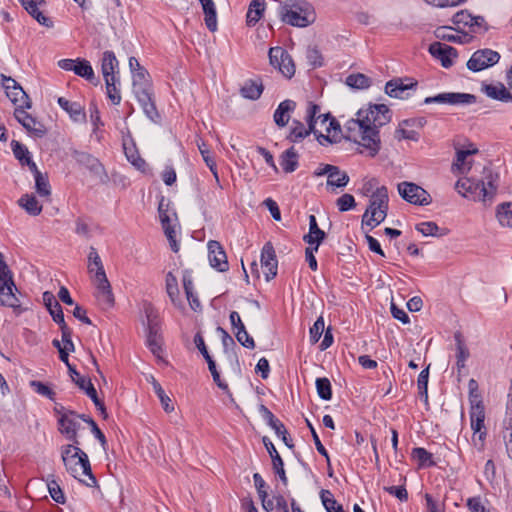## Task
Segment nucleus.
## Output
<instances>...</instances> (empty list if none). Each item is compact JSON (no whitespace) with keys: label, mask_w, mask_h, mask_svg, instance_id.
<instances>
[{"label":"nucleus","mask_w":512,"mask_h":512,"mask_svg":"<svg viewBox=\"0 0 512 512\" xmlns=\"http://www.w3.org/2000/svg\"><path fill=\"white\" fill-rule=\"evenodd\" d=\"M336 205L340 212L349 211L356 206L355 198L351 194H343L337 199Z\"/></svg>","instance_id":"59"},{"label":"nucleus","mask_w":512,"mask_h":512,"mask_svg":"<svg viewBox=\"0 0 512 512\" xmlns=\"http://www.w3.org/2000/svg\"><path fill=\"white\" fill-rule=\"evenodd\" d=\"M92 266L96 267L93 279L96 284V297L98 302L102 308H110L114 305V296L102 260L94 247H90L88 254V269L90 273L94 271Z\"/></svg>","instance_id":"2"},{"label":"nucleus","mask_w":512,"mask_h":512,"mask_svg":"<svg viewBox=\"0 0 512 512\" xmlns=\"http://www.w3.org/2000/svg\"><path fill=\"white\" fill-rule=\"evenodd\" d=\"M451 29H452L451 27H447V26L439 27L435 31V36L440 40H445V41L453 42V43L465 44V43L470 42L472 37L469 34L463 33L462 36H458V35L448 33V30H451Z\"/></svg>","instance_id":"35"},{"label":"nucleus","mask_w":512,"mask_h":512,"mask_svg":"<svg viewBox=\"0 0 512 512\" xmlns=\"http://www.w3.org/2000/svg\"><path fill=\"white\" fill-rule=\"evenodd\" d=\"M57 103L64 111L69 114L73 121L79 122L86 119L84 108L80 103L71 102L64 97H59L57 99Z\"/></svg>","instance_id":"23"},{"label":"nucleus","mask_w":512,"mask_h":512,"mask_svg":"<svg viewBox=\"0 0 512 512\" xmlns=\"http://www.w3.org/2000/svg\"><path fill=\"white\" fill-rule=\"evenodd\" d=\"M455 188L466 198H470L474 201H487V191L485 190L483 183H479L478 180L470 178L460 179L456 182Z\"/></svg>","instance_id":"10"},{"label":"nucleus","mask_w":512,"mask_h":512,"mask_svg":"<svg viewBox=\"0 0 512 512\" xmlns=\"http://www.w3.org/2000/svg\"><path fill=\"white\" fill-rule=\"evenodd\" d=\"M326 238V233L321 230L318 226L316 217L314 215L309 216V232L303 236V241L309 245L317 244L321 245Z\"/></svg>","instance_id":"24"},{"label":"nucleus","mask_w":512,"mask_h":512,"mask_svg":"<svg viewBox=\"0 0 512 512\" xmlns=\"http://www.w3.org/2000/svg\"><path fill=\"white\" fill-rule=\"evenodd\" d=\"M270 64L277 68L281 74L291 79L295 74V64L291 55L282 47L276 46L269 49Z\"/></svg>","instance_id":"5"},{"label":"nucleus","mask_w":512,"mask_h":512,"mask_svg":"<svg viewBox=\"0 0 512 512\" xmlns=\"http://www.w3.org/2000/svg\"><path fill=\"white\" fill-rule=\"evenodd\" d=\"M281 21L295 27H307L315 22L316 14L312 4L305 0H291L280 7Z\"/></svg>","instance_id":"3"},{"label":"nucleus","mask_w":512,"mask_h":512,"mask_svg":"<svg viewBox=\"0 0 512 512\" xmlns=\"http://www.w3.org/2000/svg\"><path fill=\"white\" fill-rule=\"evenodd\" d=\"M43 303L54 320V316L59 313H63L62 307L59 302L56 300L54 294L50 291H45L42 295Z\"/></svg>","instance_id":"43"},{"label":"nucleus","mask_w":512,"mask_h":512,"mask_svg":"<svg viewBox=\"0 0 512 512\" xmlns=\"http://www.w3.org/2000/svg\"><path fill=\"white\" fill-rule=\"evenodd\" d=\"M199 151L202 155L204 162L206 163V165L212 172V174L216 180V183L219 185L220 180H219V176H218L216 162L213 159V157L210 155V151L205 147V144H202V146H199Z\"/></svg>","instance_id":"54"},{"label":"nucleus","mask_w":512,"mask_h":512,"mask_svg":"<svg viewBox=\"0 0 512 512\" xmlns=\"http://www.w3.org/2000/svg\"><path fill=\"white\" fill-rule=\"evenodd\" d=\"M411 456L418 461L419 468L433 467L436 465V462L432 459V454L423 447L413 448Z\"/></svg>","instance_id":"37"},{"label":"nucleus","mask_w":512,"mask_h":512,"mask_svg":"<svg viewBox=\"0 0 512 512\" xmlns=\"http://www.w3.org/2000/svg\"><path fill=\"white\" fill-rule=\"evenodd\" d=\"M262 442L271 457L273 471L275 472V474L278 475V477H279L280 481L283 483V485L287 486L288 478L286 476V472L284 469L283 459L277 452L274 444L271 442V440L267 436H264L262 438Z\"/></svg>","instance_id":"18"},{"label":"nucleus","mask_w":512,"mask_h":512,"mask_svg":"<svg viewBox=\"0 0 512 512\" xmlns=\"http://www.w3.org/2000/svg\"><path fill=\"white\" fill-rule=\"evenodd\" d=\"M270 428H272L275 431L276 435L282 439L283 443L288 448L292 449L294 447L292 439L288 437L287 429L280 420L276 422L275 425H272Z\"/></svg>","instance_id":"60"},{"label":"nucleus","mask_w":512,"mask_h":512,"mask_svg":"<svg viewBox=\"0 0 512 512\" xmlns=\"http://www.w3.org/2000/svg\"><path fill=\"white\" fill-rule=\"evenodd\" d=\"M54 322L59 325V328L61 330V342L65 343L72 339V330L67 326L64 314L59 311L54 316Z\"/></svg>","instance_id":"55"},{"label":"nucleus","mask_w":512,"mask_h":512,"mask_svg":"<svg viewBox=\"0 0 512 512\" xmlns=\"http://www.w3.org/2000/svg\"><path fill=\"white\" fill-rule=\"evenodd\" d=\"M415 229L423 236L443 237L448 235L449 229L439 227L433 221L422 222L416 225Z\"/></svg>","instance_id":"33"},{"label":"nucleus","mask_w":512,"mask_h":512,"mask_svg":"<svg viewBox=\"0 0 512 512\" xmlns=\"http://www.w3.org/2000/svg\"><path fill=\"white\" fill-rule=\"evenodd\" d=\"M473 15L468 10H460L452 17V22L456 26L470 27Z\"/></svg>","instance_id":"58"},{"label":"nucleus","mask_w":512,"mask_h":512,"mask_svg":"<svg viewBox=\"0 0 512 512\" xmlns=\"http://www.w3.org/2000/svg\"><path fill=\"white\" fill-rule=\"evenodd\" d=\"M166 292L174 305L180 304L178 282L172 272L166 275Z\"/></svg>","instance_id":"42"},{"label":"nucleus","mask_w":512,"mask_h":512,"mask_svg":"<svg viewBox=\"0 0 512 512\" xmlns=\"http://www.w3.org/2000/svg\"><path fill=\"white\" fill-rule=\"evenodd\" d=\"M264 90V85L260 78L248 79L240 88V94L243 98L249 100H258Z\"/></svg>","instance_id":"22"},{"label":"nucleus","mask_w":512,"mask_h":512,"mask_svg":"<svg viewBox=\"0 0 512 512\" xmlns=\"http://www.w3.org/2000/svg\"><path fill=\"white\" fill-rule=\"evenodd\" d=\"M17 294H21L17 288L13 273L0 276V305L12 308L16 315L22 314L27 308H23Z\"/></svg>","instance_id":"4"},{"label":"nucleus","mask_w":512,"mask_h":512,"mask_svg":"<svg viewBox=\"0 0 512 512\" xmlns=\"http://www.w3.org/2000/svg\"><path fill=\"white\" fill-rule=\"evenodd\" d=\"M496 217L502 226L512 228V202H503L497 206Z\"/></svg>","instance_id":"38"},{"label":"nucleus","mask_w":512,"mask_h":512,"mask_svg":"<svg viewBox=\"0 0 512 512\" xmlns=\"http://www.w3.org/2000/svg\"><path fill=\"white\" fill-rule=\"evenodd\" d=\"M418 82L411 78H393L385 84V93L397 99H405L408 97V90L415 89Z\"/></svg>","instance_id":"12"},{"label":"nucleus","mask_w":512,"mask_h":512,"mask_svg":"<svg viewBox=\"0 0 512 512\" xmlns=\"http://www.w3.org/2000/svg\"><path fill=\"white\" fill-rule=\"evenodd\" d=\"M119 84H120L119 77L113 78L112 80L105 82L106 90H107V97L111 100V102L114 105H118L121 102L120 90L117 87V85H119Z\"/></svg>","instance_id":"49"},{"label":"nucleus","mask_w":512,"mask_h":512,"mask_svg":"<svg viewBox=\"0 0 512 512\" xmlns=\"http://www.w3.org/2000/svg\"><path fill=\"white\" fill-rule=\"evenodd\" d=\"M429 53L440 60L444 68H450L453 65V59L458 56L457 50L441 42H433L429 45Z\"/></svg>","instance_id":"14"},{"label":"nucleus","mask_w":512,"mask_h":512,"mask_svg":"<svg viewBox=\"0 0 512 512\" xmlns=\"http://www.w3.org/2000/svg\"><path fill=\"white\" fill-rule=\"evenodd\" d=\"M500 60V54L492 49H480L475 51L467 62V68L473 72L487 69Z\"/></svg>","instance_id":"8"},{"label":"nucleus","mask_w":512,"mask_h":512,"mask_svg":"<svg viewBox=\"0 0 512 512\" xmlns=\"http://www.w3.org/2000/svg\"><path fill=\"white\" fill-rule=\"evenodd\" d=\"M77 76L86 79L94 85L99 83V80L95 77L94 70L90 62L83 58H77L75 68L73 71Z\"/></svg>","instance_id":"29"},{"label":"nucleus","mask_w":512,"mask_h":512,"mask_svg":"<svg viewBox=\"0 0 512 512\" xmlns=\"http://www.w3.org/2000/svg\"><path fill=\"white\" fill-rule=\"evenodd\" d=\"M320 498L327 512H345L343 506L338 504L329 490H321Z\"/></svg>","instance_id":"41"},{"label":"nucleus","mask_w":512,"mask_h":512,"mask_svg":"<svg viewBox=\"0 0 512 512\" xmlns=\"http://www.w3.org/2000/svg\"><path fill=\"white\" fill-rule=\"evenodd\" d=\"M324 330H325L324 319L322 316H319L317 318V320L314 322V324L312 325V327H310V330H309L310 341L312 344H315L319 341Z\"/></svg>","instance_id":"57"},{"label":"nucleus","mask_w":512,"mask_h":512,"mask_svg":"<svg viewBox=\"0 0 512 512\" xmlns=\"http://www.w3.org/2000/svg\"><path fill=\"white\" fill-rule=\"evenodd\" d=\"M101 71L105 82L119 77V62L113 51H105L103 53Z\"/></svg>","instance_id":"20"},{"label":"nucleus","mask_w":512,"mask_h":512,"mask_svg":"<svg viewBox=\"0 0 512 512\" xmlns=\"http://www.w3.org/2000/svg\"><path fill=\"white\" fill-rule=\"evenodd\" d=\"M9 82H7L5 87V92H8L9 90H19V93H21V99L25 101V107L31 108L32 107V101L28 94L23 90L21 85L12 77L9 78Z\"/></svg>","instance_id":"61"},{"label":"nucleus","mask_w":512,"mask_h":512,"mask_svg":"<svg viewBox=\"0 0 512 512\" xmlns=\"http://www.w3.org/2000/svg\"><path fill=\"white\" fill-rule=\"evenodd\" d=\"M76 463H78V466L81 467L82 474H84V475L89 477L90 482L86 483V485L89 486V487L96 486L97 485V479H96V477L92 473L90 462H89V458H88L87 454H83V456L80 457L79 460H76Z\"/></svg>","instance_id":"52"},{"label":"nucleus","mask_w":512,"mask_h":512,"mask_svg":"<svg viewBox=\"0 0 512 512\" xmlns=\"http://www.w3.org/2000/svg\"><path fill=\"white\" fill-rule=\"evenodd\" d=\"M315 384L318 396L325 401L331 400L332 387L330 380L326 377L317 378Z\"/></svg>","instance_id":"46"},{"label":"nucleus","mask_w":512,"mask_h":512,"mask_svg":"<svg viewBox=\"0 0 512 512\" xmlns=\"http://www.w3.org/2000/svg\"><path fill=\"white\" fill-rule=\"evenodd\" d=\"M23 8L41 25L51 28L53 21L46 17L40 10L39 6L46 4L45 0H19Z\"/></svg>","instance_id":"19"},{"label":"nucleus","mask_w":512,"mask_h":512,"mask_svg":"<svg viewBox=\"0 0 512 512\" xmlns=\"http://www.w3.org/2000/svg\"><path fill=\"white\" fill-rule=\"evenodd\" d=\"M398 192L405 201L414 205L426 206L432 201L430 194L425 189L412 182L399 183Z\"/></svg>","instance_id":"6"},{"label":"nucleus","mask_w":512,"mask_h":512,"mask_svg":"<svg viewBox=\"0 0 512 512\" xmlns=\"http://www.w3.org/2000/svg\"><path fill=\"white\" fill-rule=\"evenodd\" d=\"M477 97L469 93L445 92L435 96L426 97L424 104H449V105H470L474 104Z\"/></svg>","instance_id":"9"},{"label":"nucleus","mask_w":512,"mask_h":512,"mask_svg":"<svg viewBox=\"0 0 512 512\" xmlns=\"http://www.w3.org/2000/svg\"><path fill=\"white\" fill-rule=\"evenodd\" d=\"M454 340H455V343H456V351H457L456 358L459 359V360L466 361L469 358L470 353H469V350H468V348L466 347V345L464 343L462 334L459 331L454 333Z\"/></svg>","instance_id":"56"},{"label":"nucleus","mask_w":512,"mask_h":512,"mask_svg":"<svg viewBox=\"0 0 512 512\" xmlns=\"http://www.w3.org/2000/svg\"><path fill=\"white\" fill-rule=\"evenodd\" d=\"M52 477L53 476H50L47 479V488H48L49 494L55 502H57L59 504H64L66 501L64 492L61 489L58 482L56 480H54Z\"/></svg>","instance_id":"47"},{"label":"nucleus","mask_w":512,"mask_h":512,"mask_svg":"<svg viewBox=\"0 0 512 512\" xmlns=\"http://www.w3.org/2000/svg\"><path fill=\"white\" fill-rule=\"evenodd\" d=\"M35 179V189L39 196L48 197L51 194V188L47 176L38 173Z\"/></svg>","instance_id":"53"},{"label":"nucleus","mask_w":512,"mask_h":512,"mask_svg":"<svg viewBox=\"0 0 512 512\" xmlns=\"http://www.w3.org/2000/svg\"><path fill=\"white\" fill-rule=\"evenodd\" d=\"M499 175L494 173L490 168H484L483 177L478 180L479 183H483L485 190L487 191V201H491L496 194L498 187Z\"/></svg>","instance_id":"27"},{"label":"nucleus","mask_w":512,"mask_h":512,"mask_svg":"<svg viewBox=\"0 0 512 512\" xmlns=\"http://www.w3.org/2000/svg\"><path fill=\"white\" fill-rule=\"evenodd\" d=\"M296 102L290 99L282 101L274 112L273 119L278 127H285L289 120L290 114L294 112Z\"/></svg>","instance_id":"21"},{"label":"nucleus","mask_w":512,"mask_h":512,"mask_svg":"<svg viewBox=\"0 0 512 512\" xmlns=\"http://www.w3.org/2000/svg\"><path fill=\"white\" fill-rule=\"evenodd\" d=\"M315 176L327 175V185L343 188L349 182V176L346 172H341L339 167L331 164H321L314 172Z\"/></svg>","instance_id":"11"},{"label":"nucleus","mask_w":512,"mask_h":512,"mask_svg":"<svg viewBox=\"0 0 512 512\" xmlns=\"http://www.w3.org/2000/svg\"><path fill=\"white\" fill-rule=\"evenodd\" d=\"M203 12L205 15V24L209 31L215 32L217 30V12L213 0H205L201 2Z\"/></svg>","instance_id":"34"},{"label":"nucleus","mask_w":512,"mask_h":512,"mask_svg":"<svg viewBox=\"0 0 512 512\" xmlns=\"http://www.w3.org/2000/svg\"><path fill=\"white\" fill-rule=\"evenodd\" d=\"M72 157L76 160V162L79 165L86 167L91 173L98 176L100 179H102L103 176L106 177L104 166L93 155L87 152L74 150L72 152Z\"/></svg>","instance_id":"17"},{"label":"nucleus","mask_w":512,"mask_h":512,"mask_svg":"<svg viewBox=\"0 0 512 512\" xmlns=\"http://www.w3.org/2000/svg\"><path fill=\"white\" fill-rule=\"evenodd\" d=\"M144 312L147 319V328L152 326L161 327L158 319V313L152 304L147 303L144 305Z\"/></svg>","instance_id":"62"},{"label":"nucleus","mask_w":512,"mask_h":512,"mask_svg":"<svg viewBox=\"0 0 512 512\" xmlns=\"http://www.w3.org/2000/svg\"><path fill=\"white\" fill-rule=\"evenodd\" d=\"M320 113L319 105L309 102L306 110L305 120L308 124V128L313 131V134H317V130L315 128L316 122L318 118V114Z\"/></svg>","instance_id":"48"},{"label":"nucleus","mask_w":512,"mask_h":512,"mask_svg":"<svg viewBox=\"0 0 512 512\" xmlns=\"http://www.w3.org/2000/svg\"><path fill=\"white\" fill-rule=\"evenodd\" d=\"M28 109L25 107V101L23 104H20L14 111V117L16 120L26 129V131L37 138H42L46 135L47 129L43 123L38 121L31 114L27 113L25 110Z\"/></svg>","instance_id":"7"},{"label":"nucleus","mask_w":512,"mask_h":512,"mask_svg":"<svg viewBox=\"0 0 512 512\" xmlns=\"http://www.w3.org/2000/svg\"><path fill=\"white\" fill-rule=\"evenodd\" d=\"M357 116L361 118L363 124L362 142L359 144L374 157L381 148L379 129L391 121L392 112L385 104H370L367 109H360Z\"/></svg>","instance_id":"1"},{"label":"nucleus","mask_w":512,"mask_h":512,"mask_svg":"<svg viewBox=\"0 0 512 512\" xmlns=\"http://www.w3.org/2000/svg\"><path fill=\"white\" fill-rule=\"evenodd\" d=\"M17 203L31 216H38L42 212V205L33 194L22 195Z\"/></svg>","instance_id":"32"},{"label":"nucleus","mask_w":512,"mask_h":512,"mask_svg":"<svg viewBox=\"0 0 512 512\" xmlns=\"http://www.w3.org/2000/svg\"><path fill=\"white\" fill-rule=\"evenodd\" d=\"M77 417H70L68 412L62 414L58 418V430L61 434L65 435L66 439L72 443L79 445L77 432L81 427V424L76 420Z\"/></svg>","instance_id":"16"},{"label":"nucleus","mask_w":512,"mask_h":512,"mask_svg":"<svg viewBox=\"0 0 512 512\" xmlns=\"http://www.w3.org/2000/svg\"><path fill=\"white\" fill-rule=\"evenodd\" d=\"M299 155L295 148L292 146L285 150L280 156V165L285 173L294 172L299 165Z\"/></svg>","instance_id":"30"},{"label":"nucleus","mask_w":512,"mask_h":512,"mask_svg":"<svg viewBox=\"0 0 512 512\" xmlns=\"http://www.w3.org/2000/svg\"><path fill=\"white\" fill-rule=\"evenodd\" d=\"M307 60L313 67H321L323 65V57L317 47H312L307 50Z\"/></svg>","instance_id":"64"},{"label":"nucleus","mask_w":512,"mask_h":512,"mask_svg":"<svg viewBox=\"0 0 512 512\" xmlns=\"http://www.w3.org/2000/svg\"><path fill=\"white\" fill-rule=\"evenodd\" d=\"M79 418L90 425L91 432L93 433L95 438L100 442L101 446L105 449L107 440L104 433L98 427L97 423L92 418L85 414H80Z\"/></svg>","instance_id":"51"},{"label":"nucleus","mask_w":512,"mask_h":512,"mask_svg":"<svg viewBox=\"0 0 512 512\" xmlns=\"http://www.w3.org/2000/svg\"><path fill=\"white\" fill-rule=\"evenodd\" d=\"M146 344L153 355L160 358L162 352L161 327L152 326L147 328Z\"/></svg>","instance_id":"26"},{"label":"nucleus","mask_w":512,"mask_h":512,"mask_svg":"<svg viewBox=\"0 0 512 512\" xmlns=\"http://www.w3.org/2000/svg\"><path fill=\"white\" fill-rule=\"evenodd\" d=\"M152 385H153L154 392L158 396V398L163 406L164 411L167 413L172 412L174 410V406L171 405V399L169 398L168 395H166V393L163 390V388L161 387V385L154 378L152 381Z\"/></svg>","instance_id":"50"},{"label":"nucleus","mask_w":512,"mask_h":512,"mask_svg":"<svg viewBox=\"0 0 512 512\" xmlns=\"http://www.w3.org/2000/svg\"><path fill=\"white\" fill-rule=\"evenodd\" d=\"M485 410L484 407H477L475 412H470L471 429L476 435L481 430L486 429L484 425Z\"/></svg>","instance_id":"44"},{"label":"nucleus","mask_w":512,"mask_h":512,"mask_svg":"<svg viewBox=\"0 0 512 512\" xmlns=\"http://www.w3.org/2000/svg\"><path fill=\"white\" fill-rule=\"evenodd\" d=\"M345 83L354 89H367L371 86L372 80L362 73L350 74Z\"/></svg>","instance_id":"40"},{"label":"nucleus","mask_w":512,"mask_h":512,"mask_svg":"<svg viewBox=\"0 0 512 512\" xmlns=\"http://www.w3.org/2000/svg\"><path fill=\"white\" fill-rule=\"evenodd\" d=\"M11 149L15 158L20 162L21 165H25L27 160L31 159V154L28 148L17 140L11 141Z\"/></svg>","instance_id":"45"},{"label":"nucleus","mask_w":512,"mask_h":512,"mask_svg":"<svg viewBox=\"0 0 512 512\" xmlns=\"http://www.w3.org/2000/svg\"><path fill=\"white\" fill-rule=\"evenodd\" d=\"M388 190L385 186H381L376 189L371 195L368 205V211H375L379 209H388Z\"/></svg>","instance_id":"28"},{"label":"nucleus","mask_w":512,"mask_h":512,"mask_svg":"<svg viewBox=\"0 0 512 512\" xmlns=\"http://www.w3.org/2000/svg\"><path fill=\"white\" fill-rule=\"evenodd\" d=\"M292 125L290 133L287 136V140L292 143H297L313 133L309 128H305L304 124L299 120L294 119Z\"/></svg>","instance_id":"36"},{"label":"nucleus","mask_w":512,"mask_h":512,"mask_svg":"<svg viewBox=\"0 0 512 512\" xmlns=\"http://www.w3.org/2000/svg\"><path fill=\"white\" fill-rule=\"evenodd\" d=\"M208 259L211 267L219 272H225L229 269L226 252L222 245L216 240H210L207 244Z\"/></svg>","instance_id":"13"},{"label":"nucleus","mask_w":512,"mask_h":512,"mask_svg":"<svg viewBox=\"0 0 512 512\" xmlns=\"http://www.w3.org/2000/svg\"><path fill=\"white\" fill-rule=\"evenodd\" d=\"M482 91L490 98L499 100L502 102H512V94L506 89L502 83L485 84L482 87Z\"/></svg>","instance_id":"25"},{"label":"nucleus","mask_w":512,"mask_h":512,"mask_svg":"<svg viewBox=\"0 0 512 512\" xmlns=\"http://www.w3.org/2000/svg\"><path fill=\"white\" fill-rule=\"evenodd\" d=\"M74 448H76V444L72 443L66 446L62 447V460L64 462V465L68 472H70L71 475L76 477V474L78 473V463L74 462L73 465V459L71 458V455L74 453Z\"/></svg>","instance_id":"39"},{"label":"nucleus","mask_w":512,"mask_h":512,"mask_svg":"<svg viewBox=\"0 0 512 512\" xmlns=\"http://www.w3.org/2000/svg\"><path fill=\"white\" fill-rule=\"evenodd\" d=\"M30 386L40 395L54 400L55 392L41 381L33 380L30 382Z\"/></svg>","instance_id":"63"},{"label":"nucleus","mask_w":512,"mask_h":512,"mask_svg":"<svg viewBox=\"0 0 512 512\" xmlns=\"http://www.w3.org/2000/svg\"><path fill=\"white\" fill-rule=\"evenodd\" d=\"M261 266L265 269L266 281L272 280L277 275L278 261L275 250L270 242L265 243L261 251Z\"/></svg>","instance_id":"15"},{"label":"nucleus","mask_w":512,"mask_h":512,"mask_svg":"<svg viewBox=\"0 0 512 512\" xmlns=\"http://www.w3.org/2000/svg\"><path fill=\"white\" fill-rule=\"evenodd\" d=\"M265 0H252L246 14V24L255 26L265 11Z\"/></svg>","instance_id":"31"}]
</instances>
